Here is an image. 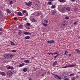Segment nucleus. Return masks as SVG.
<instances>
[{
	"label": "nucleus",
	"mask_w": 80,
	"mask_h": 80,
	"mask_svg": "<svg viewBox=\"0 0 80 80\" xmlns=\"http://www.w3.org/2000/svg\"><path fill=\"white\" fill-rule=\"evenodd\" d=\"M76 66V64H71V65H69L68 66H66L64 67H63V68H69L71 67V68H72L73 67H75Z\"/></svg>",
	"instance_id": "f257e3e1"
},
{
	"label": "nucleus",
	"mask_w": 80,
	"mask_h": 80,
	"mask_svg": "<svg viewBox=\"0 0 80 80\" xmlns=\"http://www.w3.org/2000/svg\"><path fill=\"white\" fill-rule=\"evenodd\" d=\"M65 8L63 7L62 8H61V9H60L59 11L61 12H62V13H64V12H65Z\"/></svg>",
	"instance_id": "f03ea898"
},
{
	"label": "nucleus",
	"mask_w": 80,
	"mask_h": 80,
	"mask_svg": "<svg viewBox=\"0 0 80 80\" xmlns=\"http://www.w3.org/2000/svg\"><path fill=\"white\" fill-rule=\"evenodd\" d=\"M7 73L8 76H9V77H10V76H12V75L13 74L12 72L11 71H8L7 72Z\"/></svg>",
	"instance_id": "7ed1b4c3"
},
{
	"label": "nucleus",
	"mask_w": 80,
	"mask_h": 80,
	"mask_svg": "<svg viewBox=\"0 0 80 80\" xmlns=\"http://www.w3.org/2000/svg\"><path fill=\"white\" fill-rule=\"evenodd\" d=\"M25 5H26L28 6H31L32 5V2H30L28 3H26L25 4Z\"/></svg>",
	"instance_id": "20e7f679"
},
{
	"label": "nucleus",
	"mask_w": 80,
	"mask_h": 80,
	"mask_svg": "<svg viewBox=\"0 0 80 80\" xmlns=\"http://www.w3.org/2000/svg\"><path fill=\"white\" fill-rule=\"evenodd\" d=\"M39 3L37 1H36L34 4V5L35 7H39Z\"/></svg>",
	"instance_id": "39448f33"
},
{
	"label": "nucleus",
	"mask_w": 80,
	"mask_h": 80,
	"mask_svg": "<svg viewBox=\"0 0 80 80\" xmlns=\"http://www.w3.org/2000/svg\"><path fill=\"white\" fill-rule=\"evenodd\" d=\"M0 74L2 76H3V77H5L6 75V74H5V73L3 72H0Z\"/></svg>",
	"instance_id": "423d86ee"
},
{
	"label": "nucleus",
	"mask_w": 80,
	"mask_h": 80,
	"mask_svg": "<svg viewBox=\"0 0 80 80\" xmlns=\"http://www.w3.org/2000/svg\"><path fill=\"white\" fill-rule=\"evenodd\" d=\"M47 42L48 43H54V42H55V41L53 40H52L51 41H48Z\"/></svg>",
	"instance_id": "0eeeda50"
},
{
	"label": "nucleus",
	"mask_w": 80,
	"mask_h": 80,
	"mask_svg": "<svg viewBox=\"0 0 80 80\" xmlns=\"http://www.w3.org/2000/svg\"><path fill=\"white\" fill-rule=\"evenodd\" d=\"M6 58H7V59H8V58H10V56L9 55V54H7L6 55Z\"/></svg>",
	"instance_id": "6e6552de"
},
{
	"label": "nucleus",
	"mask_w": 80,
	"mask_h": 80,
	"mask_svg": "<svg viewBox=\"0 0 80 80\" xmlns=\"http://www.w3.org/2000/svg\"><path fill=\"white\" fill-rule=\"evenodd\" d=\"M24 35H30V33L28 32H24L23 33Z\"/></svg>",
	"instance_id": "1a4fd4ad"
},
{
	"label": "nucleus",
	"mask_w": 80,
	"mask_h": 80,
	"mask_svg": "<svg viewBox=\"0 0 80 80\" xmlns=\"http://www.w3.org/2000/svg\"><path fill=\"white\" fill-rule=\"evenodd\" d=\"M35 15H36V16H40V13L39 12H35Z\"/></svg>",
	"instance_id": "9d476101"
},
{
	"label": "nucleus",
	"mask_w": 80,
	"mask_h": 80,
	"mask_svg": "<svg viewBox=\"0 0 80 80\" xmlns=\"http://www.w3.org/2000/svg\"><path fill=\"white\" fill-rule=\"evenodd\" d=\"M18 15H19V16H22V15H23L21 12H18Z\"/></svg>",
	"instance_id": "9b49d317"
},
{
	"label": "nucleus",
	"mask_w": 80,
	"mask_h": 80,
	"mask_svg": "<svg viewBox=\"0 0 80 80\" xmlns=\"http://www.w3.org/2000/svg\"><path fill=\"white\" fill-rule=\"evenodd\" d=\"M57 61L54 62L52 64V66H55V65H57Z\"/></svg>",
	"instance_id": "f8f14e48"
},
{
	"label": "nucleus",
	"mask_w": 80,
	"mask_h": 80,
	"mask_svg": "<svg viewBox=\"0 0 80 80\" xmlns=\"http://www.w3.org/2000/svg\"><path fill=\"white\" fill-rule=\"evenodd\" d=\"M25 65V63H22V64H21L19 65V66L20 67H23V66H24Z\"/></svg>",
	"instance_id": "ddd939ff"
},
{
	"label": "nucleus",
	"mask_w": 80,
	"mask_h": 80,
	"mask_svg": "<svg viewBox=\"0 0 80 80\" xmlns=\"http://www.w3.org/2000/svg\"><path fill=\"white\" fill-rule=\"evenodd\" d=\"M55 77H57V78L58 79H61V77H60L58 76L57 75H55Z\"/></svg>",
	"instance_id": "4468645a"
},
{
	"label": "nucleus",
	"mask_w": 80,
	"mask_h": 80,
	"mask_svg": "<svg viewBox=\"0 0 80 80\" xmlns=\"http://www.w3.org/2000/svg\"><path fill=\"white\" fill-rule=\"evenodd\" d=\"M75 51H76L77 53H80V50L78 49H76L75 50Z\"/></svg>",
	"instance_id": "2eb2a0df"
},
{
	"label": "nucleus",
	"mask_w": 80,
	"mask_h": 80,
	"mask_svg": "<svg viewBox=\"0 0 80 80\" xmlns=\"http://www.w3.org/2000/svg\"><path fill=\"white\" fill-rule=\"evenodd\" d=\"M10 57H13V54L9 53Z\"/></svg>",
	"instance_id": "dca6fc26"
},
{
	"label": "nucleus",
	"mask_w": 80,
	"mask_h": 80,
	"mask_svg": "<svg viewBox=\"0 0 80 80\" xmlns=\"http://www.w3.org/2000/svg\"><path fill=\"white\" fill-rule=\"evenodd\" d=\"M44 22L46 23H48V21L46 19H45L44 21Z\"/></svg>",
	"instance_id": "f3484780"
},
{
	"label": "nucleus",
	"mask_w": 80,
	"mask_h": 80,
	"mask_svg": "<svg viewBox=\"0 0 80 80\" xmlns=\"http://www.w3.org/2000/svg\"><path fill=\"white\" fill-rule=\"evenodd\" d=\"M7 11L8 13H11V12H10V10L9 9H7Z\"/></svg>",
	"instance_id": "a211bd4d"
},
{
	"label": "nucleus",
	"mask_w": 80,
	"mask_h": 80,
	"mask_svg": "<svg viewBox=\"0 0 80 80\" xmlns=\"http://www.w3.org/2000/svg\"><path fill=\"white\" fill-rule=\"evenodd\" d=\"M56 11H53V12H52L51 13V15H55L56 13Z\"/></svg>",
	"instance_id": "6ab92c4d"
},
{
	"label": "nucleus",
	"mask_w": 80,
	"mask_h": 80,
	"mask_svg": "<svg viewBox=\"0 0 80 80\" xmlns=\"http://www.w3.org/2000/svg\"><path fill=\"white\" fill-rule=\"evenodd\" d=\"M66 10H68V11H69L70 10V8L69 7H68L66 9Z\"/></svg>",
	"instance_id": "aec40b11"
},
{
	"label": "nucleus",
	"mask_w": 80,
	"mask_h": 80,
	"mask_svg": "<svg viewBox=\"0 0 80 80\" xmlns=\"http://www.w3.org/2000/svg\"><path fill=\"white\" fill-rule=\"evenodd\" d=\"M10 42L11 43V45H15V43H14V42H13L10 41Z\"/></svg>",
	"instance_id": "412c9836"
},
{
	"label": "nucleus",
	"mask_w": 80,
	"mask_h": 80,
	"mask_svg": "<svg viewBox=\"0 0 80 80\" xmlns=\"http://www.w3.org/2000/svg\"><path fill=\"white\" fill-rule=\"evenodd\" d=\"M27 71V69L26 68H25L23 69V71L24 72H26Z\"/></svg>",
	"instance_id": "4be33fe9"
},
{
	"label": "nucleus",
	"mask_w": 80,
	"mask_h": 80,
	"mask_svg": "<svg viewBox=\"0 0 80 80\" xmlns=\"http://www.w3.org/2000/svg\"><path fill=\"white\" fill-rule=\"evenodd\" d=\"M60 2H66V1L65 0H59Z\"/></svg>",
	"instance_id": "5701e85b"
},
{
	"label": "nucleus",
	"mask_w": 80,
	"mask_h": 80,
	"mask_svg": "<svg viewBox=\"0 0 80 80\" xmlns=\"http://www.w3.org/2000/svg\"><path fill=\"white\" fill-rule=\"evenodd\" d=\"M24 62H25V63H28L29 62V61L28 60H25L24 61Z\"/></svg>",
	"instance_id": "b1692460"
},
{
	"label": "nucleus",
	"mask_w": 80,
	"mask_h": 80,
	"mask_svg": "<svg viewBox=\"0 0 80 80\" xmlns=\"http://www.w3.org/2000/svg\"><path fill=\"white\" fill-rule=\"evenodd\" d=\"M19 27L20 28H23V25H22V24H21L19 25Z\"/></svg>",
	"instance_id": "393cba45"
},
{
	"label": "nucleus",
	"mask_w": 80,
	"mask_h": 80,
	"mask_svg": "<svg viewBox=\"0 0 80 80\" xmlns=\"http://www.w3.org/2000/svg\"><path fill=\"white\" fill-rule=\"evenodd\" d=\"M42 25L44 27H47L48 25L47 24H45V23H42Z\"/></svg>",
	"instance_id": "a878e982"
},
{
	"label": "nucleus",
	"mask_w": 80,
	"mask_h": 80,
	"mask_svg": "<svg viewBox=\"0 0 80 80\" xmlns=\"http://www.w3.org/2000/svg\"><path fill=\"white\" fill-rule=\"evenodd\" d=\"M26 25H27V26H30V23L29 22H27L26 23Z\"/></svg>",
	"instance_id": "bb28decb"
},
{
	"label": "nucleus",
	"mask_w": 80,
	"mask_h": 80,
	"mask_svg": "<svg viewBox=\"0 0 80 80\" xmlns=\"http://www.w3.org/2000/svg\"><path fill=\"white\" fill-rule=\"evenodd\" d=\"M30 38V36H27L25 38V39H29V38Z\"/></svg>",
	"instance_id": "cd10ccee"
},
{
	"label": "nucleus",
	"mask_w": 80,
	"mask_h": 80,
	"mask_svg": "<svg viewBox=\"0 0 80 80\" xmlns=\"http://www.w3.org/2000/svg\"><path fill=\"white\" fill-rule=\"evenodd\" d=\"M32 22H35V19L34 18H33L32 20Z\"/></svg>",
	"instance_id": "c85d7f7f"
},
{
	"label": "nucleus",
	"mask_w": 80,
	"mask_h": 80,
	"mask_svg": "<svg viewBox=\"0 0 80 80\" xmlns=\"http://www.w3.org/2000/svg\"><path fill=\"white\" fill-rule=\"evenodd\" d=\"M17 52V50H11V52Z\"/></svg>",
	"instance_id": "c756f323"
},
{
	"label": "nucleus",
	"mask_w": 80,
	"mask_h": 80,
	"mask_svg": "<svg viewBox=\"0 0 80 80\" xmlns=\"http://www.w3.org/2000/svg\"><path fill=\"white\" fill-rule=\"evenodd\" d=\"M77 24H78V21L75 22L73 23L74 25H77Z\"/></svg>",
	"instance_id": "7c9ffc66"
},
{
	"label": "nucleus",
	"mask_w": 80,
	"mask_h": 80,
	"mask_svg": "<svg viewBox=\"0 0 80 80\" xmlns=\"http://www.w3.org/2000/svg\"><path fill=\"white\" fill-rule=\"evenodd\" d=\"M68 52L67 51H65L64 53V55H67V53H68Z\"/></svg>",
	"instance_id": "2f4dec72"
},
{
	"label": "nucleus",
	"mask_w": 80,
	"mask_h": 80,
	"mask_svg": "<svg viewBox=\"0 0 80 80\" xmlns=\"http://www.w3.org/2000/svg\"><path fill=\"white\" fill-rule=\"evenodd\" d=\"M7 69H8V70H9L10 69V66H9V67L7 66Z\"/></svg>",
	"instance_id": "473e14b6"
},
{
	"label": "nucleus",
	"mask_w": 80,
	"mask_h": 80,
	"mask_svg": "<svg viewBox=\"0 0 80 80\" xmlns=\"http://www.w3.org/2000/svg\"><path fill=\"white\" fill-rule=\"evenodd\" d=\"M10 5H12L13 4V1H11L10 2Z\"/></svg>",
	"instance_id": "72a5a7b5"
},
{
	"label": "nucleus",
	"mask_w": 80,
	"mask_h": 80,
	"mask_svg": "<svg viewBox=\"0 0 80 80\" xmlns=\"http://www.w3.org/2000/svg\"><path fill=\"white\" fill-rule=\"evenodd\" d=\"M10 69L11 70H13V67L12 66H10Z\"/></svg>",
	"instance_id": "f704fd0d"
},
{
	"label": "nucleus",
	"mask_w": 80,
	"mask_h": 80,
	"mask_svg": "<svg viewBox=\"0 0 80 80\" xmlns=\"http://www.w3.org/2000/svg\"><path fill=\"white\" fill-rule=\"evenodd\" d=\"M58 55H59L58 54L57 55H56L54 57V58H55H55H57V57H58Z\"/></svg>",
	"instance_id": "c9c22d12"
},
{
	"label": "nucleus",
	"mask_w": 80,
	"mask_h": 80,
	"mask_svg": "<svg viewBox=\"0 0 80 80\" xmlns=\"http://www.w3.org/2000/svg\"><path fill=\"white\" fill-rule=\"evenodd\" d=\"M48 4L49 5H52V2H48Z\"/></svg>",
	"instance_id": "e433bc0d"
},
{
	"label": "nucleus",
	"mask_w": 80,
	"mask_h": 80,
	"mask_svg": "<svg viewBox=\"0 0 80 80\" xmlns=\"http://www.w3.org/2000/svg\"><path fill=\"white\" fill-rule=\"evenodd\" d=\"M26 12V10H23V11H22V13H25Z\"/></svg>",
	"instance_id": "4c0bfd02"
},
{
	"label": "nucleus",
	"mask_w": 80,
	"mask_h": 80,
	"mask_svg": "<svg viewBox=\"0 0 80 80\" xmlns=\"http://www.w3.org/2000/svg\"><path fill=\"white\" fill-rule=\"evenodd\" d=\"M74 75V73H72V74H70L69 75V76H73V75Z\"/></svg>",
	"instance_id": "58836bf2"
},
{
	"label": "nucleus",
	"mask_w": 80,
	"mask_h": 80,
	"mask_svg": "<svg viewBox=\"0 0 80 80\" xmlns=\"http://www.w3.org/2000/svg\"><path fill=\"white\" fill-rule=\"evenodd\" d=\"M51 8H55V6L54 5H52L51 6Z\"/></svg>",
	"instance_id": "ea45409f"
},
{
	"label": "nucleus",
	"mask_w": 80,
	"mask_h": 80,
	"mask_svg": "<svg viewBox=\"0 0 80 80\" xmlns=\"http://www.w3.org/2000/svg\"><path fill=\"white\" fill-rule=\"evenodd\" d=\"M69 18V17H65V19H68Z\"/></svg>",
	"instance_id": "a19ab883"
},
{
	"label": "nucleus",
	"mask_w": 80,
	"mask_h": 80,
	"mask_svg": "<svg viewBox=\"0 0 80 80\" xmlns=\"http://www.w3.org/2000/svg\"><path fill=\"white\" fill-rule=\"evenodd\" d=\"M75 77H73L72 78V80H75Z\"/></svg>",
	"instance_id": "79ce46f5"
},
{
	"label": "nucleus",
	"mask_w": 80,
	"mask_h": 80,
	"mask_svg": "<svg viewBox=\"0 0 80 80\" xmlns=\"http://www.w3.org/2000/svg\"><path fill=\"white\" fill-rule=\"evenodd\" d=\"M69 80V79L68 78H65L64 79V80Z\"/></svg>",
	"instance_id": "37998d69"
},
{
	"label": "nucleus",
	"mask_w": 80,
	"mask_h": 80,
	"mask_svg": "<svg viewBox=\"0 0 80 80\" xmlns=\"http://www.w3.org/2000/svg\"><path fill=\"white\" fill-rule=\"evenodd\" d=\"M62 25L63 26H65L66 25V24H65V23H63Z\"/></svg>",
	"instance_id": "c03bdc74"
},
{
	"label": "nucleus",
	"mask_w": 80,
	"mask_h": 80,
	"mask_svg": "<svg viewBox=\"0 0 80 80\" xmlns=\"http://www.w3.org/2000/svg\"><path fill=\"white\" fill-rule=\"evenodd\" d=\"M49 2H53L54 0H48Z\"/></svg>",
	"instance_id": "a18cd8bd"
},
{
	"label": "nucleus",
	"mask_w": 80,
	"mask_h": 80,
	"mask_svg": "<svg viewBox=\"0 0 80 80\" xmlns=\"http://www.w3.org/2000/svg\"><path fill=\"white\" fill-rule=\"evenodd\" d=\"M2 31V28H0V32Z\"/></svg>",
	"instance_id": "49530a36"
},
{
	"label": "nucleus",
	"mask_w": 80,
	"mask_h": 80,
	"mask_svg": "<svg viewBox=\"0 0 80 80\" xmlns=\"http://www.w3.org/2000/svg\"><path fill=\"white\" fill-rule=\"evenodd\" d=\"M14 20H17V18L16 17H15L14 18Z\"/></svg>",
	"instance_id": "de8ad7c7"
},
{
	"label": "nucleus",
	"mask_w": 80,
	"mask_h": 80,
	"mask_svg": "<svg viewBox=\"0 0 80 80\" xmlns=\"http://www.w3.org/2000/svg\"><path fill=\"white\" fill-rule=\"evenodd\" d=\"M76 78H78V77H79L77 75V76H76Z\"/></svg>",
	"instance_id": "09e8293b"
},
{
	"label": "nucleus",
	"mask_w": 80,
	"mask_h": 80,
	"mask_svg": "<svg viewBox=\"0 0 80 80\" xmlns=\"http://www.w3.org/2000/svg\"><path fill=\"white\" fill-rule=\"evenodd\" d=\"M47 54L48 55H50L51 54V53H48Z\"/></svg>",
	"instance_id": "8fccbe9b"
},
{
	"label": "nucleus",
	"mask_w": 80,
	"mask_h": 80,
	"mask_svg": "<svg viewBox=\"0 0 80 80\" xmlns=\"http://www.w3.org/2000/svg\"><path fill=\"white\" fill-rule=\"evenodd\" d=\"M54 53V54H58V52H56Z\"/></svg>",
	"instance_id": "3c124183"
},
{
	"label": "nucleus",
	"mask_w": 80,
	"mask_h": 80,
	"mask_svg": "<svg viewBox=\"0 0 80 80\" xmlns=\"http://www.w3.org/2000/svg\"><path fill=\"white\" fill-rule=\"evenodd\" d=\"M51 54H52V55H54V54H55L54 52L51 53Z\"/></svg>",
	"instance_id": "603ef678"
},
{
	"label": "nucleus",
	"mask_w": 80,
	"mask_h": 80,
	"mask_svg": "<svg viewBox=\"0 0 80 80\" xmlns=\"http://www.w3.org/2000/svg\"><path fill=\"white\" fill-rule=\"evenodd\" d=\"M71 1H72V2H73L75 1V0H71Z\"/></svg>",
	"instance_id": "864d4df0"
},
{
	"label": "nucleus",
	"mask_w": 80,
	"mask_h": 80,
	"mask_svg": "<svg viewBox=\"0 0 80 80\" xmlns=\"http://www.w3.org/2000/svg\"><path fill=\"white\" fill-rule=\"evenodd\" d=\"M42 76H44V74H42Z\"/></svg>",
	"instance_id": "5fc2aeb1"
},
{
	"label": "nucleus",
	"mask_w": 80,
	"mask_h": 80,
	"mask_svg": "<svg viewBox=\"0 0 80 80\" xmlns=\"http://www.w3.org/2000/svg\"><path fill=\"white\" fill-rule=\"evenodd\" d=\"M69 56H71V54H69Z\"/></svg>",
	"instance_id": "6e6d98bb"
},
{
	"label": "nucleus",
	"mask_w": 80,
	"mask_h": 80,
	"mask_svg": "<svg viewBox=\"0 0 80 80\" xmlns=\"http://www.w3.org/2000/svg\"><path fill=\"white\" fill-rule=\"evenodd\" d=\"M78 73H80V72H78Z\"/></svg>",
	"instance_id": "4d7b16f0"
},
{
	"label": "nucleus",
	"mask_w": 80,
	"mask_h": 80,
	"mask_svg": "<svg viewBox=\"0 0 80 80\" xmlns=\"http://www.w3.org/2000/svg\"><path fill=\"white\" fill-rule=\"evenodd\" d=\"M18 34H19V35H20V32H18Z\"/></svg>",
	"instance_id": "13d9d810"
},
{
	"label": "nucleus",
	"mask_w": 80,
	"mask_h": 80,
	"mask_svg": "<svg viewBox=\"0 0 80 80\" xmlns=\"http://www.w3.org/2000/svg\"><path fill=\"white\" fill-rule=\"evenodd\" d=\"M45 74H46V72H45Z\"/></svg>",
	"instance_id": "bf43d9fd"
},
{
	"label": "nucleus",
	"mask_w": 80,
	"mask_h": 80,
	"mask_svg": "<svg viewBox=\"0 0 80 80\" xmlns=\"http://www.w3.org/2000/svg\"><path fill=\"white\" fill-rule=\"evenodd\" d=\"M30 79H31V78L29 79V80H30Z\"/></svg>",
	"instance_id": "052dcab7"
}]
</instances>
